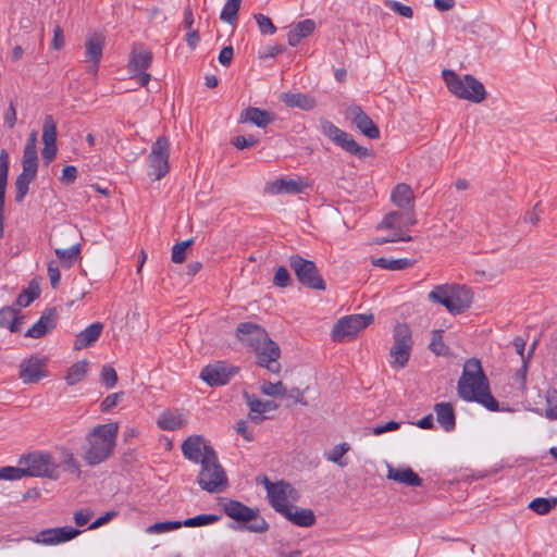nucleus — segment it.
<instances>
[{
  "label": "nucleus",
  "instance_id": "37998d69",
  "mask_svg": "<svg viewBox=\"0 0 557 557\" xmlns=\"http://www.w3.org/2000/svg\"><path fill=\"white\" fill-rule=\"evenodd\" d=\"M260 391L262 394L272 397H284L287 395V388L282 381L272 383L270 381L263 380L260 382Z\"/></svg>",
  "mask_w": 557,
  "mask_h": 557
},
{
  "label": "nucleus",
  "instance_id": "a18cd8bd",
  "mask_svg": "<svg viewBox=\"0 0 557 557\" xmlns=\"http://www.w3.org/2000/svg\"><path fill=\"white\" fill-rule=\"evenodd\" d=\"M557 505V498H535L529 504V508L537 515H546Z\"/></svg>",
  "mask_w": 557,
  "mask_h": 557
},
{
  "label": "nucleus",
  "instance_id": "5fc2aeb1",
  "mask_svg": "<svg viewBox=\"0 0 557 557\" xmlns=\"http://www.w3.org/2000/svg\"><path fill=\"white\" fill-rule=\"evenodd\" d=\"M183 527L182 521H164L157 522L152 525H149L147 529L148 533H164L173 530H177Z\"/></svg>",
  "mask_w": 557,
  "mask_h": 557
},
{
  "label": "nucleus",
  "instance_id": "4c0bfd02",
  "mask_svg": "<svg viewBox=\"0 0 557 557\" xmlns=\"http://www.w3.org/2000/svg\"><path fill=\"white\" fill-rule=\"evenodd\" d=\"M187 424V419L181 412L164 411L158 419V425L165 431L178 430Z\"/></svg>",
  "mask_w": 557,
  "mask_h": 557
},
{
  "label": "nucleus",
  "instance_id": "de8ad7c7",
  "mask_svg": "<svg viewBox=\"0 0 557 557\" xmlns=\"http://www.w3.org/2000/svg\"><path fill=\"white\" fill-rule=\"evenodd\" d=\"M350 449L349 444L342 443L333 447V449L325 454V457L329 461H332L339 467H345L347 465L346 461L343 460L344 455Z\"/></svg>",
  "mask_w": 557,
  "mask_h": 557
},
{
  "label": "nucleus",
  "instance_id": "9d476101",
  "mask_svg": "<svg viewBox=\"0 0 557 557\" xmlns=\"http://www.w3.org/2000/svg\"><path fill=\"white\" fill-rule=\"evenodd\" d=\"M413 347L412 333L408 324L397 323L393 330V346L389 349L391 366L403 369L407 366Z\"/></svg>",
  "mask_w": 557,
  "mask_h": 557
},
{
  "label": "nucleus",
  "instance_id": "a211bd4d",
  "mask_svg": "<svg viewBox=\"0 0 557 557\" xmlns=\"http://www.w3.org/2000/svg\"><path fill=\"white\" fill-rule=\"evenodd\" d=\"M416 223L414 210L392 211L384 216L377 228L392 230L395 232L394 236H405L404 232L408 231L409 227L413 226Z\"/></svg>",
  "mask_w": 557,
  "mask_h": 557
},
{
  "label": "nucleus",
  "instance_id": "603ef678",
  "mask_svg": "<svg viewBox=\"0 0 557 557\" xmlns=\"http://www.w3.org/2000/svg\"><path fill=\"white\" fill-rule=\"evenodd\" d=\"M26 476L24 472L23 465H18L17 467H3L0 469V480H20Z\"/></svg>",
  "mask_w": 557,
  "mask_h": 557
},
{
  "label": "nucleus",
  "instance_id": "338daca9",
  "mask_svg": "<svg viewBox=\"0 0 557 557\" xmlns=\"http://www.w3.org/2000/svg\"><path fill=\"white\" fill-rule=\"evenodd\" d=\"M65 40H64V34L61 26L55 25L53 28V39H52V48L54 50H61L64 47Z\"/></svg>",
  "mask_w": 557,
  "mask_h": 557
},
{
  "label": "nucleus",
  "instance_id": "423d86ee",
  "mask_svg": "<svg viewBox=\"0 0 557 557\" xmlns=\"http://www.w3.org/2000/svg\"><path fill=\"white\" fill-rule=\"evenodd\" d=\"M200 465L201 469L197 476V483L203 491L214 494L228 487L227 475L220 465L214 449H207V455Z\"/></svg>",
  "mask_w": 557,
  "mask_h": 557
},
{
  "label": "nucleus",
  "instance_id": "6ab92c4d",
  "mask_svg": "<svg viewBox=\"0 0 557 557\" xmlns=\"http://www.w3.org/2000/svg\"><path fill=\"white\" fill-rule=\"evenodd\" d=\"M57 123L52 115L48 114L45 116L42 124V143L44 148L41 150V157L46 165H49L57 156Z\"/></svg>",
  "mask_w": 557,
  "mask_h": 557
},
{
  "label": "nucleus",
  "instance_id": "49530a36",
  "mask_svg": "<svg viewBox=\"0 0 557 557\" xmlns=\"http://www.w3.org/2000/svg\"><path fill=\"white\" fill-rule=\"evenodd\" d=\"M221 519L220 516L216 515H199L193 518H188L182 521L183 527L195 528V527H203L218 522Z\"/></svg>",
  "mask_w": 557,
  "mask_h": 557
},
{
  "label": "nucleus",
  "instance_id": "6e6d98bb",
  "mask_svg": "<svg viewBox=\"0 0 557 557\" xmlns=\"http://www.w3.org/2000/svg\"><path fill=\"white\" fill-rule=\"evenodd\" d=\"M292 277L285 267H280L273 277V284L276 287L285 288L292 285Z\"/></svg>",
  "mask_w": 557,
  "mask_h": 557
},
{
  "label": "nucleus",
  "instance_id": "58836bf2",
  "mask_svg": "<svg viewBox=\"0 0 557 557\" xmlns=\"http://www.w3.org/2000/svg\"><path fill=\"white\" fill-rule=\"evenodd\" d=\"M245 400L249 410L257 413H265L274 411L278 408V404L274 400H261L256 395L245 393Z\"/></svg>",
  "mask_w": 557,
  "mask_h": 557
},
{
  "label": "nucleus",
  "instance_id": "e433bc0d",
  "mask_svg": "<svg viewBox=\"0 0 557 557\" xmlns=\"http://www.w3.org/2000/svg\"><path fill=\"white\" fill-rule=\"evenodd\" d=\"M438 423L444 428L445 431H453L456 425L455 412L451 404L440 403L434 408Z\"/></svg>",
  "mask_w": 557,
  "mask_h": 557
},
{
  "label": "nucleus",
  "instance_id": "6e6552de",
  "mask_svg": "<svg viewBox=\"0 0 557 557\" xmlns=\"http://www.w3.org/2000/svg\"><path fill=\"white\" fill-rule=\"evenodd\" d=\"M18 465H23L26 476L47 478L57 480L60 476L59 465L48 453L33 451L23 455L18 459Z\"/></svg>",
  "mask_w": 557,
  "mask_h": 557
},
{
  "label": "nucleus",
  "instance_id": "69168bd1",
  "mask_svg": "<svg viewBox=\"0 0 557 557\" xmlns=\"http://www.w3.org/2000/svg\"><path fill=\"white\" fill-rule=\"evenodd\" d=\"M48 276L50 284L53 288H57L60 283V270L54 261L48 263Z\"/></svg>",
  "mask_w": 557,
  "mask_h": 557
},
{
  "label": "nucleus",
  "instance_id": "c03bdc74",
  "mask_svg": "<svg viewBox=\"0 0 557 557\" xmlns=\"http://www.w3.org/2000/svg\"><path fill=\"white\" fill-rule=\"evenodd\" d=\"M242 0H227L224 4L220 18L226 23L234 24L237 20Z\"/></svg>",
  "mask_w": 557,
  "mask_h": 557
},
{
  "label": "nucleus",
  "instance_id": "9b49d317",
  "mask_svg": "<svg viewBox=\"0 0 557 557\" xmlns=\"http://www.w3.org/2000/svg\"><path fill=\"white\" fill-rule=\"evenodd\" d=\"M171 143L166 136H159L152 144L147 157L149 175L153 181H160L170 172Z\"/></svg>",
  "mask_w": 557,
  "mask_h": 557
},
{
  "label": "nucleus",
  "instance_id": "4d7b16f0",
  "mask_svg": "<svg viewBox=\"0 0 557 557\" xmlns=\"http://www.w3.org/2000/svg\"><path fill=\"white\" fill-rule=\"evenodd\" d=\"M547 405L545 417L550 420H557V391L548 393Z\"/></svg>",
  "mask_w": 557,
  "mask_h": 557
},
{
  "label": "nucleus",
  "instance_id": "c756f323",
  "mask_svg": "<svg viewBox=\"0 0 557 557\" xmlns=\"http://www.w3.org/2000/svg\"><path fill=\"white\" fill-rule=\"evenodd\" d=\"M102 330L103 324L100 322H95L85 330H83L82 332H79L74 341L73 349L82 350L86 347L91 346L95 342H97V339L102 333Z\"/></svg>",
  "mask_w": 557,
  "mask_h": 557
},
{
  "label": "nucleus",
  "instance_id": "09e8293b",
  "mask_svg": "<svg viewBox=\"0 0 557 557\" xmlns=\"http://www.w3.org/2000/svg\"><path fill=\"white\" fill-rule=\"evenodd\" d=\"M443 330H434L432 332V339L430 343V349L437 356H445L447 354V347L443 342Z\"/></svg>",
  "mask_w": 557,
  "mask_h": 557
},
{
  "label": "nucleus",
  "instance_id": "c9c22d12",
  "mask_svg": "<svg viewBox=\"0 0 557 557\" xmlns=\"http://www.w3.org/2000/svg\"><path fill=\"white\" fill-rule=\"evenodd\" d=\"M152 62V53L149 50L136 47L133 49L131 59L128 62L129 72H141L146 71Z\"/></svg>",
  "mask_w": 557,
  "mask_h": 557
},
{
  "label": "nucleus",
  "instance_id": "bb28decb",
  "mask_svg": "<svg viewBox=\"0 0 557 557\" xmlns=\"http://www.w3.org/2000/svg\"><path fill=\"white\" fill-rule=\"evenodd\" d=\"M392 202L400 210H414V195L411 187L400 183L394 187L391 194Z\"/></svg>",
  "mask_w": 557,
  "mask_h": 557
},
{
  "label": "nucleus",
  "instance_id": "cd10ccee",
  "mask_svg": "<svg viewBox=\"0 0 557 557\" xmlns=\"http://www.w3.org/2000/svg\"><path fill=\"white\" fill-rule=\"evenodd\" d=\"M308 185L301 180L278 178L268 185V193L272 195L278 194H300Z\"/></svg>",
  "mask_w": 557,
  "mask_h": 557
},
{
  "label": "nucleus",
  "instance_id": "a19ab883",
  "mask_svg": "<svg viewBox=\"0 0 557 557\" xmlns=\"http://www.w3.org/2000/svg\"><path fill=\"white\" fill-rule=\"evenodd\" d=\"M89 362L87 360H81L72 364L65 375V381L69 385H75L82 382L88 372Z\"/></svg>",
  "mask_w": 557,
  "mask_h": 557
},
{
  "label": "nucleus",
  "instance_id": "aec40b11",
  "mask_svg": "<svg viewBox=\"0 0 557 557\" xmlns=\"http://www.w3.org/2000/svg\"><path fill=\"white\" fill-rule=\"evenodd\" d=\"M270 493L268 494L271 506L280 513L287 512L290 506L289 500L296 499L295 488L284 481L275 482L271 485Z\"/></svg>",
  "mask_w": 557,
  "mask_h": 557
},
{
  "label": "nucleus",
  "instance_id": "f3484780",
  "mask_svg": "<svg viewBox=\"0 0 557 557\" xmlns=\"http://www.w3.org/2000/svg\"><path fill=\"white\" fill-rule=\"evenodd\" d=\"M48 357L32 355L20 364V379L25 384H34L48 376L46 370Z\"/></svg>",
  "mask_w": 557,
  "mask_h": 557
},
{
  "label": "nucleus",
  "instance_id": "ea45409f",
  "mask_svg": "<svg viewBox=\"0 0 557 557\" xmlns=\"http://www.w3.org/2000/svg\"><path fill=\"white\" fill-rule=\"evenodd\" d=\"M40 295V278H33L27 288H25L17 297L16 304L20 307H27Z\"/></svg>",
  "mask_w": 557,
  "mask_h": 557
},
{
  "label": "nucleus",
  "instance_id": "f03ea898",
  "mask_svg": "<svg viewBox=\"0 0 557 557\" xmlns=\"http://www.w3.org/2000/svg\"><path fill=\"white\" fill-rule=\"evenodd\" d=\"M117 432V422L95 426L86 436L87 446L84 450V460L89 466H97L106 461L113 453Z\"/></svg>",
  "mask_w": 557,
  "mask_h": 557
},
{
  "label": "nucleus",
  "instance_id": "ddd939ff",
  "mask_svg": "<svg viewBox=\"0 0 557 557\" xmlns=\"http://www.w3.org/2000/svg\"><path fill=\"white\" fill-rule=\"evenodd\" d=\"M374 315H343L333 326L331 337L341 343L350 341L373 322Z\"/></svg>",
  "mask_w": 557,
  "mask_h": 557
},
{
  "label": "nucleus",
  "instance_id": "7ed1b4c3",
  "mask_svg": "<svg viewBox=\"0 0 557 557\" xmlns=\"http://www.w3.org/2000/svg\"><path fill=\"white\" fill-rule=\"evenodd\" d=\"M457 393L461 399L476 401L487 408V380L479 359L471 358L465 362Z\"/></svg>",
  "mask_w": 557,
  "mask_h": 557
},
{
  "label": "nucleus",
  "instance_id": "412c9836",
  "mask_svg": "<svg viewBox=\"0 0 557 557\" xmlns=\"http://www.w3.org/2000/svg\"><path fill=\"white\" fill-rule=\"evenodd\" d=\"M104 36L100 33L89 35L85 41V62L90 63L88 72L97 75L104 47Z\"/></svg>",
  "mask_w": 557,
  "mask_h": 557
},
{
  "label": "nucleus",
  "instance_id": "e2e57ef3",
  "mask_svg": "<svg viewBox=\"0 0 557 557\" xmlns=\"http://www.w3.org/2000/svg\"><path fill=\"white\" fill-rule=\"evenodd\" d=\"M389 8L395 13H398L399 15H401L404 17H407V18H411L412 15H413V11H412V9L409 5H405V4H403L400 2H397V1H392L389 3Z\"/></svg>",
  "mask_w": 557,
  "mask_h": 557
},
{
  "label": "nucleus",
  "instance_id": "dca6fc26",
  "mask_svg": "<svg viewBox=\"0 0 557 557\" xmlns=\"http://www.w3.org/2000/svg\"><path fill=\"white\" fill-rule=\"evenodd\" d=\"M239 372V367L225 361L206 366L200 372V379L209 386L226 385Z\"/></svg>",
  "mask_w": 557,
  "mask_h": 557
},
{
  "label": "nucleus",
  "instance_id": "20e7f679",
  "mask_svg": "<svg viewBox=\"0 0 557 557\" xmlns=\"http://www.w3.org/2000/svg\"><path fill=\"white\" fill-rule=\"evenodd\" d=\"M442 76L447 89L456 98L475 104L485 100V86L474 76L470 74L460 76L453 70H444Z\"/></svg>",
  "mask_w": 557,
  "mask_h": 557
},
{
  "label": "nucleus",
  "instance_id": "0eeeda50",
  "mask_svg": "<svg viewBox=\"0 0 557 557\" xmlns=\"http://www.w3.org/2000/svg\"><path fill=\"white\" fill-rule=\"evenodd\" d=\"M221 505L228 518L243 524L242 529L252 533H264L269 530V523L260 516L259 509L228 498L223 499Z\"/></svg>",
  "mask_w": 557,
  "mask_h": 557
},
{
  "label": "nucleus",
  "instance_id": "473e14b6",
  "mask_svg": "<svg viewBox=\"0 0 557 557\" xmlns=\"http://www.w3.org/2000/svg\"><path fill=\"white\" fill-rule=\"evenodd\" d=\"M315 29V22L311 18L304 20L292 26L287 34L288 44L297 46L304 38L311 35Z\"/></svg>",
  "mask_w": 557,
  "mask_h": 557
},
{
  "label": "nucleus",
  "instance_id": "5701e85b",
  "mask_svg": "<svg viewBox=\"0 0 557 557\" xmlns=\"http://www.w3.org/2000/svg\"><path fill=\"white\" fill-rule=\"evenodd\" d=\"M235 335L244 346L252 349L257 344H260V341H263L268 336V333L259 324L244 322L236 327Z\"/></svg>",
  "mask_w": 557,
  "mask_h": 557
},
{
  "label": "nucleus",
  "instance_id": "0e129e2a",
  "mask_svg": "<svg viewBox=\"0 0 557 557\" xmlns=\"http://www.w3.org/2000/svg\"><path fill=\"white\" fill-rule=\"evenodd\" d=\"M77 177V169L73 165H67L62 171L61 182L65 185L73 184Z\"/></svg>",
  "mask_w": 557,
  "mask_h": 557
},
{
  "label": "nucleus",
  "instance_id": "a878e982",
  "mask_svg": "<svg viewBox=\"0 0 557 557\" xmlns=\"http://www.w3.org/2000/svg\"><path fill=\"white\" fill-rule=\"evenodd\" d=\"M274 121H275L274 113L267 111V110L256 108V107H248V108L244 109L240 112L239 119H238L239 123H243V124L250 123L260 128L267 127L269 124L273 123Z\"/></svg>",
  "mask_w": 557,
  "mask_h": 557
},
{
  "label": "nucleus",
  "instance_id": "f8f14e48",
  "mask_svg": "<svg viewBox=\"0 0 557 557\" xmlns=\"http://www.w3.org/2000/svg\"><path fill=\"white\" fill-rule=\"evenodd\" d=\"M288 262L301 285L315 290H325V282L313 261L307 260L300 255H292Z\"/></svg>",
  "mask_w": 557,
  "mask_h": 557
},
{
  "label": "nucleus",
  "instance_id": "2eb2a0df",
  "mask_svg": "<svg viewBox=\"0 0 557 557\" xmlns=\"http://www.w3.org/2000/svg\"><path fill=\"white\" fill-rule=\"evenodd\" d=\"M251 350L256 354V363L259 367L265 368L274 374L281 372L282 366L278 362L281 349L269 335L263 341H260V344H257Z\"/></svg>",
  "mask_w": 557,
  "mask_h": 557
},
{
  "label": "nucleus",
  "instance_id": "b1692460",
  "mask_svg": "<svg viewBox=\"0 0 557 557\" xmlns=\"http://www.w3.org/2000/svg\"><path fill=\"white\" fill-rule=\"evenodd\" d=\"M79 533V530L72 527L52 528L40 531L34 541L45 545H54L71 541L75 539Z\"/></svg>",
  "mask_w": 557,
  "mask_h": 557
},
{
  "label": "nucleus",
  "instance_id": "4468645a",
  "mask_svg": "<svg viewBox=\"0 0 557 557\" xmlns=\"http://www.w3.org/2000/svg\"><path fill=\"white\" fill-rule=\"evenodd\" d=\"M320 123L322 133L345 151L355 154L359 158L372 156L371 150L358 145L348 133L338 128L332 122L325 119H321Z\"/></svg>",
  "mask_w": 557,
  "mask_h": 557
},
{
  "label": "nucleus",
  "instance_id": "c85d7f7f",
  "mask_svg": "<svg viewBox=\"0 0 557 557\" xmlns=\"http://www.w3.org/2000/svg\"><path fill=\"white\" fill-rule=\"evenodd\" d=\"M387 479L405 484L406 486L416 487L422 484V479L409 467L394 468L388 466Z\"/></svg>",
  "mask_w": 557,
  "mask_h": 557
},
{
  "label": "nucleus",
  "instance_id": "1a4fd4ad",
  "mask_svg": "<svg viewBox=\"0 0 557 557\" xmlns=\"http://www.w3.org/2000/svg\"><path fill=\"white\" fill-rule=\"evenodd\" d=\"M77 235V228L70 224L61 226L57 231V236L61 247H57L54 249V253L63 268L69 269L81 259L82 246L76 242Z\"/></svg>",
  "mask_w": 557,
  "mask_h": 557
},
{
  "label": "nucleus",
  "instance_id": "f257e3e1",
  "mask_svg": "<svg viewBox=\"0 0 557 557\" xmlns=\"http://www.w3.org/2000/svg\"><path fill=\"white\" fill-rule=\"evenodd\" d=\"M428 299L434 305L443 306L449 313H461L471 309L474 293L466 284L451 282L434 286L428 294Z\"/></svg>",
  "mask_w": 557,
  "mask_h": 557
},
{
  "label": "nucleus",
  "instance_id": "39448f33",
  "mask_svg": "<svg viewBox=\"0 0 557 557\" xmlns=\"http://www.w3.org/2000/svg\"><path fill=\"white\" fill-rule=\"evenodd\" d=\"M37 131L27 137L22 157V173L15 180V200L22 202L28 193L29 184L35 180L38 170Z\"/></svg>",
  "mask_w": 557,
  "mask_h": 557
},
{
  "label": "nucleus",
  "instance_id": "393cba45",
  "mask_svg": "<svg viewBox=\"0 0 557 557\" xmlns=\"http://www.w3.org/2000/svg\"><path fill=\"white\" fill-rule=\"evenodd\" d=\"M207 449H213L211 446L206 445L201 435H191L187 437L182 444L183 455L194 461L202 462L207 455Z\"/></svg>",
  "mask_w": 557,
  "mask_h": 557
},
{
  "label": "nucleus",
  "instance_id": "052dcab7",
  "mask_svg": "<svg viewBox=\"0 0 557 557\" xmlns=\"http://www.w3.org/2000/svg\"><path fill=\"white\" fill-rule=\"evenodd\" d=\"M258 143V139L253 136L245 137V136H236L232 139V144L237 149H246L255 146Z\"/></svg>",
  "mask_w": 557,
  "mask_h": 557
},
{
  "label": "nucleus",
  "instance_id": "bf43d9fd",
  "mask_svg": "<svg viewBox=\"0 0 557 557\" xmlns=\"http://www.w3.org/2000/svg\"><path fill=\"white\" fill-rule=\"evenodd\" d=\"M62 466H63L64 470L71 472V473H75L77 475H79V473H81L79 465H78L77 460L74 458L72 453H65L64 459L62 461Z\"/></svg>",
  "mask_w": 557,
  "mask_h": 557
},
{
  "label": "nucleus",
  "instance_id": "79ce46f5",
  "mask_svg": "<svg viewBox=\"0 0 557 557\" xmlns=\"http://www.w3.org/2000/svg\"><path fill=\"white\" fill-rule=\"evenodd\" d=\"M372 264L389 271L404 270L412 265V261L409 259H386L376 258L372 259Z\"/></svg>",
  "mask_w": 557,
  "mask_h": 557
},
{
  "label": "nucleus",
  "instance_id": "4be33fe9",
  "mask_svg": "<svg viewBox=\"0 0 557 557\" xmlns=\"http://www.w3.org/2000/svg\"><path fill=\"white\" fill-rule=\"evenodd\" d=\"M346 115L351 120L352 124L368 138L376 139L380 137L379 127L359 106L348 108Z\"/></svg>",
  "mask_w": 557,
  "mask_h": 557
},
{
  "label": "nucleus",
  "instance_id": "7c9ffc66",
  "mask_svg": "<svg viewBox=\"0 0 557 557\" xmlns=\"http://www.w3.org/2000/svg\"><path fill=\"white\" fill-rule=\"evenodd\" d=\"M9 153L7 150L0 152V234L3 233L4 224V200H5V188L9 173Z\"/></svg>",
  "mask_w": 557,
  "mask_h": 557
},
{
  "label": "nucleus",
  "instance_id": "13d9d810",
  "mask_svg": "<svg viewBox=\"0 0 557 557\" xmlns=\"http://www.w3.org/2000/svg\"><path fill=\"white\" fill-rule=\"evenodd\" d=\"M255 18L262 34H274L276 32V27L268 16L263 14H256Z\"/></svg>",
  "mask_w": 557,
  "mask_h": 557
},
{
  "label": "nucleus",
  "instance_id": "8fccbe9b",
  "mask_svg": "<svg viewBox=\"0 0 557 557\" xmlns=\"http://www.w3.org/2000/svg\"><path fill=\"white\" fill-rule=\"evenodd\" d=\"M100 381L108 388L114 387L117 383V373L115 369L110 364L103 366L100 373Z\"/></svg>",
  "mask_w": 557,
  "mask_h": 557
},
{
  "label": "nucleus",
  "instance_id": "3c124183",
  "mask_svg": "<svg viewBox=\"0 0 557 557\" xmlns=\"http://www.w3.org/2000/svg\"><path fill=\"white\" fill-rule=\"evenodd\" d=\"M194 244L193 239H187L175 244L172 248V261L174 263H183L186 258V250Z\"/></svg>",
  "mask_w": 557,
  "mask_h": 557
},
{
  "label": "nucleus",
  "instance_id": "72a5a7b5",
  "mask_svg": "<svg viewBox=\"0 0 557 557\" xmlns=\"http://www.w3.org/2000/svg\"><path fill=\"white\" fill-rule=\"evenodd\" d=\"M57 326V315H40V319L26 332V337L41 338L51 333Z\"/></svg>",
  "mask_w": 557,
  "mask_h": 557
},
{
  "label": "nucleus",
  "instance_id": "f704fd0d",
  "mask_svg": "<svg viewBox=\"0 0 557 557\" xmlns=\"http://www.w3.org/2000/svg\"><path fill=\"white\" fill-rule=\"evenodd\" d=\"M282 515L298 527L308 528L315 523V516L311 509H298L290 505L287 512Z\"/></svg>",
  "mask_w": 557,
  "mask_h": 557
},
{
  "label": "nucleus",
  "instance_id": "680f3d73",
  "mask_svg": "<svg viewBox=\"0 0 557 557\" xmlns=\"http://www.w3.org/2000/svg\"><path fill=\"white\" fill-rule=\"evenodd\" d=\"M123 395V392H117L108 395L101 403V410L103 412L111 410L113 407L117 405L119 400L122 398Z\"/></svg>",
  "mask_w": 557,
  "mask_h": 557
},
{
  "label": "nucleus",
  "instance_id": "864d4df0",
  "mask_svg": "<svg viewBox=\"0 0 557 557\" xmlns=\"http://www.w3.org/2000/svg\"><path fill=\"white\" fill-rule=\"evenodd\" d=\"M25 315H13V319H9L8 315H0V327L9 329L13 333L22 331L23 318Z\"/></svg>",
  "mask_w": 557,
  "mask_h": 557
},
{
  "label": "nucleus",
  "instance_id": "2f4dec72",
  "mask_svg": "<svg viewBox=\"0 0 557 557\" xmlns=\"http://www.w3.org/2000/svg\"><path fill=\"white\" fill-rule=\"evenodd\" d=\"M281 101L289 108H299L305 111L313 110L317 101L313 97L301 92H283Z\"/></svg>",
  "mask_w": 557,
  "mask_h": 557
},
{
  "label": "nucleus",
  "instance_id": "774afa93",
  "mask_svg": "<svg viewBox=\"0 0 557 557\" xmlns=\"http://www.w3.org/2000/svg\"><path fill=\"white\" fill-rule=\"evenodd\" d=\"M94 512L90 509H82L74 513V521L78 527L86 525L91 519Z\"/></svg>",
  "mask_w": 557,
  "mask_h": 557
}]
</instances>
